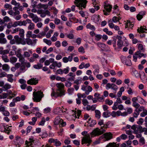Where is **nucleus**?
Instances as JSON below:
<instances>
[{
  "label": "nucleus",
  "mask_w": 147,
  "mask_h": 147,
  "mask_svg": "<svg viewBox=\"0 0 147 147\" xmlns=\"http://www.w3.org/2000/svg\"><path fill=\"white\" fill-rule=\"evenodd\" d=\"M57 87L58 89L57 90V91L61 92V95L65 94V91L63 89L64 87V85L61 83H57L56 84Z\"/></svg>",
  "instance_id": "nucleus-8"
},
{
  "label": "nucleus",
  "mask_w": 147,
  "mask_h": 147,
  "mask_svg": "<svg viewBox=\"0 0 147 147\" xmlns=\"http://www.w3.org/2000/svg\"><path fill=\"white\" fill-rule=\"evenodd\" d=\"M59 35V33L57 32H55L54 33L52 37L51 38V41L53 42H55L57 40V37Z\"/></svg>",
  "instance_id": "nucleus-21"
},
{
  "label": "nucleus",
  "mask_w": 147,
  "mask_h": 147,
  "mask_svg": "<svg viewBox=\"0 0 147 147\" xmlns=\"http://www.w3.org/2000/svg\"><path fill=\"white\" fill-rule=\"evenodd\" d=\"M98 46L103 51H107V46L105 44L100 42H98L97 43Z\"/></svg>",
  "instance_id": "nucleus-17"
},
{
  "label": "nucleus",
  "mask_w": 147,
  "mask_h": 147,
  "mask_svg": "<svg viewBox=\"0 0 147 147\" xmlns=\"http://www.w3.org/2000/svg\"><path fill=\"white\" fill-rule=\"evenodd\" d=\"M2 69L4 70L7 71L9 69V65L6 64H5L3 65H2Z\"/></svg>",
  "instance_id": "nucleus-34"
},
{
  "label": "nucleus",
  "mask_w": 147,
  "mask_h": 147,
  "mask_svg": "<svg viewBox=\"0 0 147 147\" xmlns=\"http://www.w3.org/2000/svg\"><path fill=\"white\" fill-rule=\"evenodd\" d=\"M94 21L95 23H97L100 21V18L99 16L94 15L93 17Z\"/></svg>",
  "instance_id": "nucleus-24"
},
{
  "label": "nucleus",
  "mask_w": 147,
  "mask_h": 147,
  "mask_svg": "<svg viewBox=\"0 0 147 147\" xmlns=\"http://www.w3.org/2000/svg\"><path fill=\"white\" fill-rule=\"evenodd\" d=\"M140 78L143 82L145 83L147 82V80L146 79V76L144 74L141 77H140Z\"/></svg>",
  "instance_id": "nucleus-51"
},
{
  "label": "nucleus",
  "mask_w": 147,
  "mask_h": 147,
  "mask_svg": "<svg viewBox=\"0 0 147 147\" xmlns=\"http://www.w3.org/2000/svg\"><path fill=\"white\" fill-rule=\"evenodd\" d=\"M95 116L96 118L98 119L101 116V113L99 111L96 110L95 111Z\"/></svg>",
  "instance_id": "nucleus-25"
},
{
  "label": "nucleus",
  "mask_w": 147,
  "mask_h": 147,
  "mask_svg": "<svg viewBox=\"0 0 147 147\" xmlns=\"http://www.w3.org/2000/svg\"><path fill=\"white\" fill-rule=\"evenodd\" d=\"M69 67H67L66 68H64L63 69V73L65 74H68L69 72Z\"/></svg>",
  "instance_id": "nucleus-60"
},
{
  "label": "nucleus",
  "mask_w": 147,
  "mask_h": 147,
  "mask_svg": "<svg viewBox=\"0 0 147 147\" xmlns=\"http://www.w3.org/2000/svg\"><path fill=\"white\" fill-rule=\"evenodd\" d=\"M121 59L122 62L125 64L127 66L131 65V60L129 59L126 58L125 56H122L121 57Z\"/></svg>",
  "instance_id": "nucleus-10"
},
{
  "label": "nucleus",
  "mask_w": 147,
  "mask_h": 147,
  "mask_svg": "<svg viewBox=\"0 0 147 147\" xmlns=\"http://www.w3.org/2000/svg\"><path fill=\"white\" fill-rule=\"evenodd\" d=\"M32 51H29V52L25 51L24 53V56L26 57H29L30 55V53L32 54Z\"/></svg>",
  "instance_id": "nucleus-39"
},
{
  "label": "nucleus",
  "mask_w": 147,
  "mask_h": 147,
  "mask_svg": "<svg viewBox=\"0 0 147 147\" xmlns=\"http://www.w3.org/2000/svg\"><path fill=\"white\" fill-rule=\"evenodd\" d=\"M132 105L136 109L139 108L140 107V105L137 102L133 103Z\"/></svg>",
  "instance_id": "nucleus-61"
},
{
  "label": "nucleus",
  "mask_w": 147,
  "mask_h": 147,
  "mask_svg": "<svg viewBox=\"0 0 147 147\" xmlns=\"http://www.w3.org/2000/svg\"><path fill=\"white\" fill-rule=\"evenodd\" d=\"M96 105H93L91 106L89 105H87L86 109L88 111H89L90 110L92 111H94L96 109Z\"/></svg>",
  "instance_id": "nucleus-23"
},
{
  "label": "nucleus",
  "mask_w": 147,
  "mask_h": 147,
  "mask_svg": "<svg viewBox=\"0 0 147 147\" xmlns=\"http://www.w3.org/2000/svg\"><path fill=\"white\" fill-rule=\"evenodd\" d=\"M33 98L34 100L37 102H40L44 96L43 92L41 91L34 92L33 93Z\"/></svg>",
  "instance_id": "nucleus-2"
},
{
  "label": "nucleus",
  "mask_w": 147,
  "mask_h": 147,
  "mask_svg": "<svg viewBox=\"0 0 147 147\" xmlns=\"http://www.w3.org/2000/svg\"><path fill=\"white\" fill-rule=\"evenodd\" d=\"M62 121V120L59 117H57L54 121V123L55 125L60 124L61 122Z\"/></svg>",
  "instance_id": "nucleus-18"
},
{
  "label": "nucleus",
  "mask_w": 147,
  "mask_h": 147,
  "mask_svg": "<svg viewBox=\"0 0 147 147\" xmlns=\"http://www.w3.org/2000/svg\"><path fill=\"white\" fill-rule=\"evenodd\" d=\"M87 133V131H84L82 133V135L84 136L82 140V144L85 143H88L89 144L92 142V140L90 139V135L88 134Z\"/></svg>",
  "instance_id": "nucleus-1"
},
{
  "label": "nucleus",
  "mask_w": 147,
  "mask_h": 147,
  "mask_svg": "<svg viewBox=\"0 0 147 147\" xmlns=\"http://www.w3.org/2000/svg\"><path fill=\"white\" fill-rule=\"evenodd\" d=\"M106 87L107 89H111L115 92H116L118 89V86L114 83H107L106 85Z\"/></svg>",
  "instance_id": "nucleus-9"
},
{
  "label": "nucleus",
  "mask_w": 147,
  "mask_h": 147,
  "mask_svg": "<svg viewBox=\"0 0 147 147\" xmlns=\"http://www.w3.org/2000/svg\"><path fill=\"white\" fill-rule=\"evenodd\" d=\"M7 42V40L5 38H0V43L5 44Z\"/></svg>",
  "instance_id": "nucleus-47"
},
{
  "label": "nucleus",
  "mask_w": 147,
  "mask_h": 147,
  "mask_svg": "<svg viewBox=\"0 0 147 147\" xmlns=\"http://www.w3.org/2000/svg\"><path fill=\"white\" fill-rule=\"evenodd\" d=\"M13 76V75L12 74H7V81L11 82H12L13 81V79L12 78Z\"/></svg>",
  "instance_id": "nucleus-31"
},
{
  "label": "nucleus",
  "mask_w": 147,
  "mask_h": 147,
  "mask_svg": "<svg viewBox=\"0 0 147 147\" xmlns=\"http://www.w3.org/2000/svg\"><path fill=\"white\" fill-rule=\"evenodd\" d=\"M53 30H51L49 31L46 34V37L47 38H50L51 36V34L53 32Z\"/></svg>",
  "instance_id": "nucleus-53"
},
{
  "label": "nucleus",
  "mask_w": 147,
  "mask_h": 147,
  "mask_svg": "<svg viewBox=\"0 0 147 147\" xmlns=\"http://www.w3.org/2000/svg\"><path fill=\"white\" fill-rule=\"evenodd\" d=\"M11 4L13 5L17 6L20 5V3H19L17 2L15 0H12L11 2Z\"/></svg>",
  "instance_id": "nucleus-49"
},
{
  "label": "nucleus",
  "mask_w": 147,
  "mask_h": 147,
  "mask_svg": "<svg viewBox=\"0 0 147 147\" xmlns=\"http://www.w3.org/2000/svg\"><path fill=\"white\" fill-rule=\"evenodd\" d=\"M138 49L139 50L138 51L143 52L145 51V49L144 48L143 45L142 44H139L138 45Z\"/></svg>",
  "instance_id": "nucleus-27"
},
{
  "label": "nucleus",
  "mask_w": 147,
  "mask_h": 147,
  "mask_svg": "<svg viewBox=\"0 0 147 147\" xmlns=\"http://www.w3.org/2000/svg\"><path fill=\"white\" fill-rule=\"evenodd\" d=\"M19 31V34L20 35V36L21 37H22L24 35V34L25 32L24 30L23 29L20 28Z\"/></svg>",
  "instance_id": "nucleus-56"
},
{
  "label": "nucleus",
  "mask_w": 147,
  "mask_h": 147,
  "mask_svg": "<svg viewBox=\"0 0 147 147\" xmlns=\"http://www.w3.org/2000/svg\"><path fill=\"white\" fill-rule=\"evenodd\" d=\"M139 113H140L136 109L135 110L133 114L134 117L135 118H137L138 115H139Z\"/></svg>",
  "instance_id": "nucleus-59"
},
{
  "label": "nucleus",
  "mask_w": 147,
  "mask_h": 147,
  "mask_svg": "<svg viewBox=\"0 0 147 147\" xmlns=\"http://www.w3.org/2000/svg\"><path fill=\"white\" fill-rule=\"evenodd\" d=\"M33 67L36 69H39L42 67V65L40 63H38L37 65H34Z\"/></svg>",
  "instance_id": "nucleus-43"
},
{
  "label": "nucleus",
  "mask_w": 147,
  "mask_h": 147,
  "mask_svg": "<svg viewBox=\"0 0 147 147\" xmlns=\"http://www.w3.org/2000/svg\"><path fill=\"white\" fill-rule=\"evenodd\" d=\"M17 58L14 57H11L10 59V61L11 63H14L17 61Z\"/></svg>",
  "instance_id": "nucleus-46"
},
{
  "label": "nucleus",
  "mask_w": 147,
  "mask_h": 147,
  "mask_svg": "<svg viewBox=\"0 0 147 147\" xmlns=\"http://www.w3.org/2000/svg\"><path fill=\"white\" fill-rule=\"evenodd\" d=\"M38 80L36 78H32L28 80L27 83L29 84L36 85L38 82Z\"/></svg>",
  "instance_id": "nucleus-13"
},
{
  "label": "nucleus",
  "mask_w": 147,
  "mask_h": 147,
  "mask_svg": "<svg viewBox=\"0 0 147 147\" xmlns=\"http://www.w3.org/2000/svg\"><path fill=\"white\" fill-rule=\"evenodd\" d=\"M55 67H57L59 68L61 67L62 66L61 63L60 62L57 63V62L55 61L53 63Z\"/></svg>",
  "instance_id": "nucleus-40"
},
{
  "label": "nucleus",
  "mask_w": 147,
  "mask_h": 147,
  "mask_svg": "<svg viewBox=\"0 0 147 147\" xmlns=\"http://www.w3.org/2000/svg\"><path fill=\"white\" fill-rule=\"evenodd\" d=\"M111 114V113L109 111H107L103 113L102 116L105 117H109Z\"/></svg>",
  "instance_id": "nucleus-32"
},
{
  "label": "nucleus",
  "mask_w": 147,
  "mask_h": 147,
  "mask_svg": "<svg viewBox=\"0 0 147 147\" xmlns=\"http://www.w3.org/2000/svg\"><path fill=\"white\" fill-rule=\"evenodd\" d=\"M35 29V24L32 23L29 24L28 27V29L29 30H32Z\"/></svg>",
  "instance_id": "nucleus-30"
},
{
  "label": "nucleus",
  "mask_w": 147,
  "mask_h": 147,
  "mask_svg": "<svg viewBox=\"0 0 147 147\" xmlns=\"http://www.w3.org/2000/svg\"><path fill=\"white\" fill-rule=\"evenodd\" d=\"M82 104L84 106L88 105L89 104V102L86 99H83L82 100Z\"/></svg>",
  "instance_id": "nucleus-63"
},
{
  "label": "nucleus",
  "mask_w": 147,
  "mask_h": 147,
  "mask_svg": "<svg viewBox=\"0 0 147 147\" xmlns=\"http://www.w3.org/2000/svg\"><path fill=\"white\" fill-rule=\"evenodd\" d=\"M140 51H137L136 53V55H138V56L140 58L142 57H146V54L141 53Z\"/></svg>",
  "instance_id": "nucleus-26"
},
{
  "label": "nucleus",
  "mask_w": 147,
  "mask_h": 147,
  "mask_svg": "<svg viewBox=\"0 0 147 147\" xmlns=\"http://www.w3.org/2000/svg\"><path fill=\"white\" fill-rule=\"evenodd\" d=\"M127 24L126 25L125 28L128 27L129 28H131L133 26V24H132L129 21H127Z\"/></svg>",
  "instance_id": "nucleus-44"
},
{
  "label": "nucleus",
  "mask_w": 147,
  "mask_h": 147,
  "mask_svg": "<svg viewBox=\"0 0 147 147\" xmlns=\"http://www.w3.org/2000/svg\"><path fill=\"white\" fill-rule=\"evenodd\" d=\"M117 46L118 48H121L123 46V42L121 40H119L117 41Z\"/></svg>",
  "instance_id": "nucleus-42"
},
{
  "label": "nucleus",
  "mask_w": 147,
  "mask_h": 147,
  "mask_svg": "<svg viewBox=\"0 0 147 147\" xmlns=\"http://www.w3.org/2000/svg\"><path fill=\"white\" fill-rule=\"evenodd\" d=\"M36 42V39L31 40L29 38L26 39V43L29 45H34L35 44Z\"/></svg>",
  "instance_id": "nucleus-14"
},
{
  "label": "nucleus",
  "mask_w": 147,
  "mask_h": 147,
  "mask_svg": "<svg viewBox=\"0 0 147 147\" xmlns=\"http://www.w3.org/2000/svg\"><path fill=\"white\" fill-rule=\"evenodd\" d=\"M15 40L16 42L18 44H20V41L21 38H20L19 36L18 35L15 36H14Z\"/></svg>",
  "instance_id": "nucleus-38"
},
{
  "label": "nucleus",
  "mask_w": 147,
  "mask_h": 147,
  "mask_svg": "<svg viewBox=\"0 0 147 147\" xmlns=\"http://www.w3.org/2000/svg\"><path fill=\"white\" fill-rule=\"evenodd\" d=\"M74 3L77 7H79V9H82V7L85 8L87 1L86 0H75Z\"/></svg>",
  "instance_id": "nucleus-3"
},
{
  "label": "nucleus",
  "mask_w": 147,
  "mask_h": 147,
  "mask_svg": "<svg viewBox=\"0 0 147 147\" xmlns=\"http://www.w3.org/2000/svg\"><path fill=\"white\" fill-rule=\"evenodd\" d=\"M106 140H108L112 138V134L110 132H107L104 134Z\"/></svg>",
  "instance_id": "nucleus-16"
},
{
  "label": "nucleus",
  "mask_w": 147,
  "mask_h": 147,
  "mask_svg": "<svg viewBox=\"0 0 147 147\" xmlns=\"http://www.w3.org/2000/svg\"><path fill=\"white\" fill-rule=\"evenodd\" d=\"M37 117H33L32 118V121L29 122V123L31 125H34L35 123L37 121Z\"/></svg>",
  "instance_id": "nucleus-37"
},
{
  "label": "nucleus",
  "mask_w": 147,
  "mask_h": 147,
  "mask_svg": "<svg viewBox=\"0 0 147 147\" xmlns=\"http://www.w3.org/2000/svg\"><path fill=\"white\" fill-rule=\"evenodd\" d=\"M13 9L14 11V16H15L16 15H19L20 14V12L18 10V8L17 7H14Z\"/></svg>",
  "instance_id": "nucleus-28"
},
{
  "label": "nucleus",
  "mask_w": 147,
  "mask_h": 147,
  "mask_svg": "<svg viewBox=\"0 0 147 147\" xmlns=\"http://www.w3.org/2000/svg\"><path fill=\"white\" fill-rule=\"evenodd\" d=\"M105 102L106 104H107L109 105H111L113 103V101L112 100H109V99H107L105 100Z\"/></svg>",
  "instance_id": "nucleus-58"
},
{
  "label": "nucleus",
  "mask_w": 147,
  "mask_h": 147,
  "mask_svg": "<svg viewBox=\"0 0 147 147\" xmlns=\"http://www.w3.org/2000/svg\"><path fill=\"white\" fill-rule=\"evenodd\" d=\"M104 7L105 9L103 10L104 14L105 15H108L109 13L111 11L112 6L111 5L108 3H105L104 5Z\"/></svg>",
  "instance_id": "nucleus-6"
},
{
  "label": "nucleus",
  "mask_w": 147,
  "mask_h": 147,
  "mask_svg": "<svg viewBox=\"0 0 147 147\" xmlns=\"http://www.w3.org/2000/svg\"><path fill=\"white\" fill-rule=\"evenodd\" d=\"M45 118L43 117L42 118L41 121L39 123V125H44L45 123Z\"/></svg>",
  "instance_id": "nucleus-62"
},
{
  "label": "nucleus",
  "mask_w": 147,
  "mask_h": 147,
  "mask_svg": "<svg viewBox=\"0 0 147 147\" xmlns=\"http://www.w3.org/2000/svg\"><path fill=\"white\" fill-rule=\"evenodd\" d=\"M2 58L5 62H8L9 61V60L8 59L7 56L5 54L2 55Z\"/></svg>",
  "instance_id": "nucleus-33"
},
{
  "label": "nucleus",
  "mask_w": 147,
  "mask_h": 147,
  "mask_svg": "<svg viewBox=\"0 0 147 147\" xmlns=\"http://www.w3.org/2000/svg\"><path fill=\"white\" fill-rule=\"evenodd\" d=\"M38 14L40 15V16L41 18H44L45 17L46 15H48L49 16H50V12L48 10L44 11L43 9H38L37 12Z\"/></svg>",
  "instance_id": "nucleus-7"
},
{
  "label": "nucleus",
  "mask_w": 147,
  "mask_h": 147,
  "mask_svg": "<svg viewBox=\"0 0 147 147\" xmlns=\"http://www.w3.org/2000/svg\"><path fill=\"white\" fill-rule=\"evenodd\" d=\"M10 19L7 16H5L3 18V22H4V24H5V22H8L10 21Z\"/></svg>",
  "instance_id": "nucleus-52"
},
{
  "label": "nucleus",
  "mask_w": 147,
  "mask_h": 147,
  "mask_svg": "<svg viewBox=\"0 0 147 147\" xmlns=\"http://www.w3.org/2000/svg\"><path fill=\"white\" fill-rule=\"evenodd\" d=\"M28 14L29 16L32 19V21L35 23H36L41 21V18H39L36 15L31 12L28 13Z\"/></svg>",
  "instance_id": "nucleus-5"
},
{
  "label": "nucleus",
  "mask_w": 147,
  "mask_h": 147,
  "mask_svg": "<svg viewBox=\"0 0 147 147\" xmlns=\"http://www.w3.org/2000/svg\"><path fill=\"white\" fill-rule=\"evenodd\" d=\"M11 87V86L8 84H5L3 87L4 90H6L10 89Z\"/></svg>",
  "instance_id": "nucleus-35"
},
{
  "label": "nucleus",
  "mask_w": 147,
  "mask_h": 147,
  "mask_svg": "<svg viewBox=\"0 0 147 147\" xmlns=\"http://www.w3.org/2000/svg\"><path fill=\"white\" fill-rule=\"evenodd\" d=\"M14 141L16 145H18V146L24 143L23 140L19 136H16L14 139Z\"/></svg>",
  "instance_id": "nucleus-12"
},
{
  "label": "nucleus",
  "mask_w": 147,
  "mask_h": 147,
  "mask_svg": "<svg viewBox=\"0 0 147 147\" xmlns=\"http://www.w3.org/2000/svg\"><path fill=\"white\" fill-rule=\"evenodd\" d=\"M105 131V130L104 129H100L98 128H96L94 129L90 133V134L92 137L99 136Z\"/></svg>",
  "instance_id": "nucleus-4"
},
{
  "label": "nucleus",
  "mask_w": 147,
  "mask_h": 147,
  "mask_svg": "<svg viewBox=\"0 0 147 147\" xmlns=\"http://www.w3.org/2000/svg\"><path fill=\"white\" fill-rule=\"evenodd\" d=\"M146 28L145 26H141L140 28H138L137 31L139 33H144L145 32L144 30H147V29Z\"/></svg>",
  "instance_id": "nucleus-22"
},
{
  "label": "nucleus",
  "mask_w": 147,
  "mask_h": 147,
  "mask_svg": "<svg viewBox=\"0 0 147 147\" xmlns=\"http://www.w3.org/2000/svg\"><path fill=\"white\" fill-rule=\"evenodd\" d=\"M87 122L89 124V125L92 127H93L96 124L95 120L91 119L90 118L89 119V120Z\"/></svg>",
  "instance_id": "nucleus-20"
},
{
  "label": "nucleus",
  "mask_w": 147,
  "mask_h": 147,
  "mask_svg": "<svg viewBox=\"0 0 147 147\" xmlns=\"http://www.w3.org/2000/svg\"><path fill=\"white\" fill-rule=\"evenodd\" d=\"M77 96L78 98H85L86 97V95L85 94H83L80 93H78L77 94Z\"/></svg>",
  "instance_id": "nucleus-41"
},
{
  "label": "nucleus",
  "mask_w": 147,
  "mask_h": 147,
  "mask_svg": "<svg viewBox=\"0 0 147 147\" xmlns=\"http://www.w3.org/2000/svg\"><path fill=\"white\" fill-rule=\"evenodd\" d=\"M106 147H117V146L114 143H110L106 146Z\"/></svg>",
  "instance_id": "nucleus-54"
},
{
  "label": "nucleus",
  "mask_w": 147,
  "mask_h": 147,
  "mask_svg": "<svg viewBox=\"0 0 147 147\" xmlns=\"http://www.w3.org/2000/svg\"><path fill=\"white\" fill-rule=\"evenodd\" d=\"M131 129L134 130V133L136 134L138 132H141L142 127L140 125H134L131 126Z\"/></svg>",
  "instance_id": "nucleus-11"
},
{
  "label": "nucleus",
  "mask_w": 147,
  "mask_h": 147,
  "mask_svg": "<svg viewBox=\"0 0 147 147\" xmlns=\"http://www.w3.org/2000/svg\"><path fill=\"white\" fill-rule=\"evenodd\" d=\"M86 27L87 28L93 30L95 29V28L94 26L91 25L90 24H88L86 26Z\"/></svg>",
  "instance_id": "nucleus-48"
},
{
  "label": "nucleus",
  "mask_w": 147,
  "mask_h": 147,
  "mask_svg": "<svg viewBox=\"0 0 147 147\" xmlns=\"http://www.w3.org/2000/svg\"><path fill=\"white\" fill-rule=\"evenodd\" d=\"M67 37L70 39H73L74 38V35L72 33H70L66 35Z\"/></svg>",
  "instance_id": "nucleus-64"
},
{
  "label": "nucleus",
  "mask_w": 147,
  "mask_h": 147,
  "mask_svg": "<svg viewBox=\"0 0 147 147\" xmlns=\"http://www.w3.org/2000/svg\"><path fill=\"white\" fill-rule=\"evenodd\" d=\"M93 68L95 69V70L94 71V74L95 75L96 74L99 73V68L98 66L97 65H94L93 66Z\"/></svg>",
  "instance_id": "nucleus-29"
},
{
  "label": "nucleus",
  "mask_w": 147,
  "mask_h": 147,
  "mask_svg": "<svg viewBox=\"0 0 147 147\" xmlns=\"http://www.w3.org/2000/svg\"><path fill=\"white\" fill-rule=\"evenodd\" d=\"M95 39L97 41H99L102 38V36L100 34H96L95 35Z\"/></svg>",
  "instance_id": "nucleus-57"
},
{
  "label": "nucleus",
  "mask_w": 147,
  "mask_h": 147,
  "mask_svg": "<svg viewBox=\"0 0 147 147\" xmlns=\"http://www.w3.org/2000/svg\"><path fill=\"white\" fill-rule=\"evenodd\" d=\"M19 26H26L27 23L26 22L25 20H23V21H18Z\"/></svg>",
  "instance_id": "nucleus-36"
},
{
  "label": "nucleus",
  "mask_w": 147,
  "mask_h": 147,
  "mask_svg": "<svg viewBox=\"0 0 147 147\" xmlns=\"http://www.w3.org/2000/svg\"><path fill=\"white\" fill-rule=\"evenodd\" d=\"M73 54H71L68 57H64L63 58V61L65 63H67L69 61L71 62L72 60Z\"/></svg>",
  "instance_id": "nucleus-15"
},
{
  "label": "nucleus",
  "mask_w": 147,
  "mask_h": 147,
  "mask_svg": "<svg viewBox=\"0 0 147 147\" xmlns=\"http://www.w3.org/2000/svg\"><path fill=\"white\" fill-rule=\"evenodd\" d=\"M78 51L80 53H85L84 49L83 47H80L78 49Z\"/></svg>",
  "instance_id": "nucleus-50"
},
{
  "label": "nucleus",
  "mask_w": 147,
  "mask_h": 147,
  "mask_svg": "<svg viewBox=\"0 0 147 147\" xmlns=\"http://www.w3.org/2000/svg\"><path fill=\"white\" fill-rule=\"evenodd\" d=\"M43 41L47 45L49 46H50L52 44V42L51 40H47V39H44Z\"/></svg>",
  "instance_id": "nucleus-45"
},
{
  "label": "nucleus",
  "mask_w": 147,
  "mask_h": 147,
  "mask_svg": "<svg viewBox=\"0 0 147 147\" xmlns=\"http://www.w3.org/2000/svg\"><path fill=\"white\" fill-rule=\"evenodd\" d=\"M145 14V12L144 11H142L139 13L136 16L138 20L139 21L143 17V16Z\"/></svg>",
  "instance_id": "nucleus-19"
},
{
  "label": "nucleus",
  "mask_w": 147,
  "mask_h": 147,
  "mask_svg": "<svg viewBox=\"0 0 147 147\" xmlns=\"http://www.w3.org/2000/svg\"><path fill=\"white\" fill-rule=\"evenodd\" d=\"M108 23L109 26L111 28H114V25L112 23V21L111 20H109L108 22Z\"/></svg>",
  "instance_id": "nucleus-55"
}]
</instances>
